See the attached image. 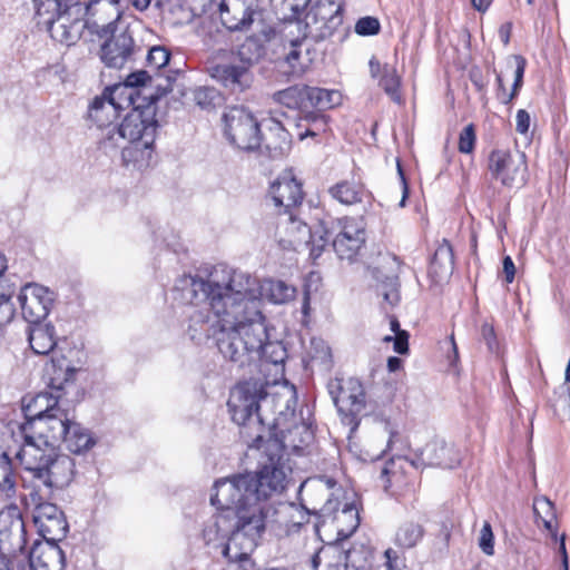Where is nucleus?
<instances>
[{
    "mask_svg": "<svg viewBox=\"0 0 570 570\" xmlns=\"http://www.w3.org/2000/svg\"><path fill=\"white\" fill-rule=\"evenodd\" d=\"M488 170L493 179L505 187L523 185L527 173L525 155L508 149H493L488 157Z\"/></svg>",
    "mask_w": 570,
    "mask_h": 570,
    "instance_id": "nucleus-12",
    "label": "nucleus"
},
{
    "mask_svg": "<svg viewBox=\"0 0 570 570\" xmlns=\"http://www.w3.org/2000/svg\"><path fill=\"white\" fill-rule=\"evenodd\" d=\"M285 510H291L296 513V517L291 514L292 519L285 523L286 534L298 532L301 528L308 521V512L304 509H298L295 505L287 507Z\"/></svg>",
    "mask_w": 570,
    "mask_h": 570,
    "instance_id": "nucleus-46",
    "label": "nucleus"
},
{
    "mask_svg": "<svg viewBox=\"0 0 570 570\" xmlns=\"http://www.w3.org/2000/svg\"><path fill=\"white\" fill-rule=\"evenodd\" d=\"M347 553L336 547L321 548L311 560L313 570H347Z\"/></svg>",
    "mask_w": 570,
    "mask_h": 570,
    "instance_id": "nucleus-33",
    "label": "nucleus"
},
{
    "mask_svg": "<svg viewBox=\"0 0 570 570\" xmlns=\"http://www.w3.org/2000/svg\"><path fill=\"white\" fill-rule=\"evenodd\" d=\"M49 424L46 441L55 446L62 442L70 452L80 454L95 445L91 433L81 424L72 421L68 412L61 419H52Z\"/></svg>",
    "mask_w": 570,
    "mask_h": 570,
    "instance_id": "nucleus-14",
    "label": "nucleus"
},
{
    "mask_svg": "<svg viewBox=\"0 0 570 570\" xmlns=\"http://www.w3.org/2000/svg\"><path fill=\"white\" fill-rule=\"evenodd\" d=\"M28 341L35 354L48 355L57 345L56 330L51 323H29Z\"/></svg>",
    "mask_w": 570,
    "mask_h": 570,
    "instance_id": "nucleus-28",
    "label": "nucleus"
},
{
    "mask_svg": "<svg viewBox=\"0 0 570 570\" xmlns=\"http://www.w3.org/2000/svg\"><path fill=\"white\" fill-rule=\"evenodd\" d=\"M512 24L510 22L503 23L499 29V36L504 45L510 41Z\"/></svg>",
    "mask_w": 570,
    "mask_h": 570,
    "instance_id": "nucleus-62",
    "label": "nucleus"
},
{
    "mask_svg": "<svg viewBox=\"0 0 570 570\" xmlns=\"http://www.w3.org/2000/svg\"><path fill=\"white\" fill-rule=\"evenodd\" d=\"M425 529L421 523L404 521L395 532L394 543L402 549H411L423 539Z\"/></svg>",
    "mask_w": 570,
    "mask_h": 570,
    "instance_id": "nucleus-37",
    "label": "nucleus"
},
{
    "mask_svg": "<svg viewBox=\"0 0 570 570\" xmlns=\"http://www.w3.org/2000/svg\"><path fill=\"white\" fill-rule=\"evenodd\" d=\"M164 0H128V3L136 10L142 12L146 11L151 3L157 8H161Z\"/></svg>",
    "mask_w": 570,
    "mask_h": 570,
    "instance_id": "nucleus-58",
    "label": "nucleus"
},
{
    "mask_svg": "<svg viewBox=\"0 0 570 570\" xmlns=\"http://www.w3.org/2000/svg\"><path fill=\"white\" fill-rule=\"evenodd\" d=\"M342 99L338 90L307 86V111L323 112L340 106Z\"/></svg>",
    "mask_w": 570,
    "mask_h": 570,
    "instance_id": "nucleus-34",
    "label": "nucleus"
},
{
    "mask_svg": "<svg viewBox=\"0 0 570 570\" xmlns=\"http://www.w3.org/2000/svg\"><path fill=\"white\" fill-rule=\"evenodd\" d=\"M475 128L473 124L465 126L460 132L459 137V151L462 154H471L475 146Z\"/></svg>",
    "mask_w": 570,
    "mask_h": 570,
    "instance_id": "nucleus-47",
    "label": "nucleus"
},
{
    "mask_svg": "<svg viewBox=\"0 0 570 570\" xmlns=\"http://www.w3.org/2000/svg\"><path fill=\"white\" fill-rule=\"evenodd\" d=\"M209 77L232 95L239 96L248 91L255 81V73L227 53L207 67Z\"/></svg>",
    "mask_w": 570,
    "mask_h": 570,
    "instance_id": "nucleus-10",
    "label": "nucleus"
},
{
    "mask_svg": "<svg viewBox=\"0 0 570 570\" xmlns=\"http://www.w3.org/2000/svg\"><path fill=\"white\" fill-rule=\"evenodd\" d=\"M328 393L337 409L342 423L354 432L366 405V394L362 382L356 377L332 379L327 383Z\"/></svg>",
    "mask_w": 570,
    "mask_h": 570,
    "instance_id": "nucleus-8",
    "label": "nucleus"
},
{
    "mask_svg": "<svg viewBox=\"0 0 570 570\" xmlns=\"http://www.w3.org/2000/svg\"><path fill=\"white\" fill-rule=\"evenodd\" d=\"M269 198L278 214H286L299 205L304 198L302 184L292 170L283 171L269 187Z\"/></svg>",
    "mask_w": 570,
    "mask_h": 570,
    "instance_id": "nucleus-20",
    "label": "nucleus"
},
{
    "mask_svg": "<svg viewBox=\"0 0 570 570\" xmlns=\"http://www.w3.org/2000/svg\"><path fill=\"white\" fill-rule=\"evenodd\" d=\"M31 570H63L65 553L58 542L35 541L29 552Z\"/></svg>",
    "mask_w": 570,
    "mask_h": 570,
    "instance_id": "nucleus-22",
    "label": "nucleus"
},
{
    "mask_svg": "<svg viewBox=\"0 0 570 570\" xmlns=\"http://www.w3.org/2000/svg\"><path fill=\"white\" fill-rule=\"evenodd\" d=\"M27 476L30 481V492L51 497L56 490L68 487L75 476V461L67 454L60 453L57 446L48 443L46 439L23 443L17 453Z\"/></svg>",
    "mask_w": 570,
    "mask_h": 570,
    "instance_id": "nucleus-3",
    "label": "nucleus"
},
{
    "mask_svg": "<svg viewBox=\"0 0 570 570\" xmlns=\"http://www.w3.org/2000/svg\"><path fill=\"white\" fill-rule=\"evenodd\" d=\"M7 258L0 253V276L7 269ZM12 292L0 291V326L10 323L14 315V307L11 302Z\"/></svg>",
    "mask_w": 570,
    "mask_h": 570,
    "instance_id": "nucleus-39",
    "label": "nucleus"
},
{
    "mask_svg": "<svg viewBox=\"0 0 570 570\" xmlns=\"http://www.w3.org/2000/svg\"><path fill=\"white\" fill-rule=\"evenodd\" d=\"M35 19L40 29L50 37L68 47L76 45L81 38L87 22L83 19L92 0H32Z\"/></svg>",
    "mask_w": 570,
    "mask_h": 570,
    "instance_id": "nucleus-5",
    "label": "nucleus"
},
{
    "mask_svg": "<svg viewBox=\"0 0 570 570\" xmlns=\"http://www.w3.org/2000/svg\"><path fill=\"white\" fill-rule=\"evenodd\" d=\"M156 109L155 100L131 108L118 127L108 130L104 146L121 147L122 160L126 164H147L151 158L159 127Z\"/></svg>",
    "mask_w": 570,
    "mask_h": 570,
    "instance_id": "nucleus-4",
    "label": "nucleus"
},
{
    "mask_svg": "<svg viewBox=\"0 0 570 570\" xmlns=\"http://www.w3.org/2000/svg\"><path fill=\"white\" fill-rule=\"evenodd\" d=\"M370 66V72L373 78H380L383 73V66L380 63V61L376 58H372L368 62Z\"/></svg>",
    "mask_w": 570,
    "mask_h": 570,
    "instance_id": "nucleus-61",
    "label": "nucleus"
},
{
    "mask_svg": "<svg viewBox=\"0 0 570 570\" xmlns=\"http://www.w3.org/2000/svg\"><path fill=\"white\" fill-rule=\"evenodd\" d=\"M402 367V360L397 356H390L387 358V368L390 372H396Z\"/></svg>",
    "mask_w": 570,
    "mask_h": 570,
    "instance_id": "nucleus-63",
    "label": "nucleus"
},
{
    "mask_svg": "<svg viewBox=\"0 0 570 570\" xmlns=\"http://www.w3.org/2000/svg\"><path fill=\"white\" fill-rule=\"evenodd\" d=\"M126 87H107L100 96L94 98L88 109L89 119L99 128L108 127L119 116L115 107V94L125 90Z\"/></svg>",
    "mask_w": 570,
    "mask_h": 570,
    "instance_id": "nucleus-25",
    "label": "nucleus"
},
{
    "mask_svg": "<svg viewBox=\"0 0 570 570\" xmlns=\"http://www.w3.org/2000/svg\"><path fill=\"white\" fill-rule=\"evenodd\" d=\"M380 295H382L384 302H386L391 306H394L400 299L399 291L394 285L391 286L390 288H387L386 286L382 287V289L380 291Z\"/></svg>",
    "mask_w": 570,
    "mask_h": 570,
    "instance_id": "nucleus-56",
    "label": "nucleus"
},
{
    "mask_svg": "<svg viewBox=\"0 0 570 570\" xmlns=\"http://www.w3.org/2000/svg\"><path fill=\"white\" fill-rule=\"evenodd\" d=\"M178 287L190 303L186 317L193 341L214 338L222 355L240 367L255 361L266 336L262 287L255 277L220 264L206 276H184Z\"/></svg>",
    "mask_w": 570,
    "mask_h": 570,
    "instance_id": "nucleus-2",
    "label": "nucleus"
},
{
    "mask_svg": "<svg viewBox=\"0 0 570 570\" xmlns=\"http://www.w3.org/2000/svg\"><path fill=\"white\" fill-rule=\"evenodd\" d=\"M257 0H222L219 17L223 26L230 31L247 30L253 21Z\"/></svg>",
    "mask_w": 570,
    "mask_h": 570,
    "instance_id": "nucleus-21",
    "label": "nucleus"
},
{
    "mask_svg": "<svg viewBox=\"0 0 570 570\" xmlns=\"http://www.w3.org/2000/svg\"><path fill=\"white\" fill-rule=\"evenodd\" d=\"M397 173H399L401 181H402V199L400 202V206L404 207L406 198L409 196V186H407V183H406V179H405V176H404V173H403V169H402L400 163H397Z\"/></svg>",
    "mask_w": 570,
    "mask_h": 570,
    "instance_id": "nucleus-60",
    "label": "nucleus"
},
{
    "mask_svg": "<svg viewBox=\"0 0 570 570\" xmlns=\"http://www.w3.org/2000/svg\"><path fill=\"white\" fill-rule=\"evenodd\" d=\"M337 233L332 246L340 259L353 261L366 242V225L363 218L343 217L337 219Z\"/></svg>",
    "mask_w": 570,
    "mask_h": 570,
    "instance_id": "nucleus-15",
    "label": "nucleus"
},
{
    "mask_svg": "<svg viewBox=\"0 0 570 570\" xmlns=\"http://www.w3.org/2000/svg\"><path fill=\"white\" fill-rule=\"evenodd\" d=\"M533 510L537 519L542 521L543 527L551 530L556 518L552 502L547 498L538 499L534 502Z\"/></svg>",
    "mask_w": 570,
    "mask_h": 570,
    "instance_id": "nucleus-44",
    "label": "nucleus"
},
{
    "mask_svg": "<svg viewBox=\"0 0 570 570\" xmlns=\"http://www.w3.org/2000/svg\"><path fill=\"white\" fill-rule=\"evenodd\" d=\"M151 80V76L147 70H139L129 73L126 77L125 85H127L130 89L135 90V95H139L138 88L144 86L147 81Z\"/></svg>",
    "mask_w": 570,
    "mask_h": 570,
    "instance_id": "nucleus-51",
    "label": "nucleus"
},
{
    "mask_svg": "<svg viewBox=\"0 0 570 570\" xmlns=\"http://www.w3.org/2000/svg\"><path fill=\"white\" fill-rule=\"evenodd\" d=\"M360 517L356 507L353 503H345L338 510L336 503L331 499L326 501L320 510L318 522L315 524V530L318 535L324 530L326 533L335 531L336 540H343L352 535L358 528Z\"/></svg>",
    "mask_w": 570,
    "mask_h": 570,
    "instance_id": "nucleus-13",
    "label": "nucleus"
},
{
    "mask_svg": "<svg viewBox=\"0 0 570 570\" xmlns=\"http://www.w3.org/2000/svg\"><path fill=\"white\" fill-rule=\"evenodd\" d=\"M409 333L406 331L397 332L394 336H385L384 342L393 341V348L399 354H406L409 352Z\"/></svg>",
    "mask_w": 570,
    "mask_h": 570,
    "instance_id": "nucleus-52",
    "label": "nucleus"
},
{
    "mask_svg": "<svg viewBox=\"0 0 570 570\" xmlns=\"http://www.w3.org/2000/svg\"><path fill=\"white\" fill-rule=\"evenodd\" d=\"M265 289L269 299L275 304H283L293 298L295 294V288L283 281H269Z\"/></svg>",
    "mask_w": 570,
    "mask_h": 570,
    "instance_id": "nucleus-43",
    "label": "nucleus"
},
{
    "mask_svg": "<svg viewBox=\"0 0 570 570\" xmlns=\"http://www.w3.org/2000/svg\"><path fill=\"white\" fill-rule=\"evenodd\" d=\"M262 145L271 158L283 157L291 147V136L275 118L263 119Z\"/></svg>",
    "mask_w": 570,
    "mask_h": 570,
    "instance_id": "nucleus-24",
    "label": "nucleus"
},
{
    "mask_svg": "<svg viewBox=\"0 0 570 570\" xmlns=\"http://www.w3.org/2000/svg\"><path fill=\"white\" fill-rule=\"evenodd\" d=\"M268 383L261 379L239 382L230 392L227 402L232 420L242 426V435L252 442L250 446L264 448L265 460L261 469L253 473H238L214 483L210 503L220 510H234L235 522L223 556L228 562H237L240 568H254L250 553L256 549L272 517L282 513L268 503V499L285 489L291 472L286 448L298 449L294 433L301 430L309 438L306 426L295 425L286 432L278 429L276 420L265 426L261 413L262 403L268 401Z\"/></svg>",
    "mask_w": 570,
    "mask_h": 570,
    "instance_id": "nucleus-1",
    "label": "nucleus"
},
{
    "mask_svg": "<svg viewBox=\"0 0 570 570\" xmlns=\"http://www.w3.org/2000/svg\"><path fill=\"white\" fill-rule=\"evenodd\" d=\"M285 50L284 60L289 66L293 75L303 73L313 61L311 43L305 38L291 40Z\"/></svg>",
    "mask_w": 570,
    "mask_h": 570,
    "instance_id": "nucleus-31",
    "label": "nucleus"
},
{
    "mask_svg": "<svg viewBox=\"0 0 570 570\" xmlns=\"http://www.w3.org/2000/svg\"><path fill=\"white\" fill-rule=\"evenodd\" d=\"M272 99L289 109L307 111V85H294L273 94Z\"/></svg>",
    "mask_w": 570,
    "mask_h": 570,
    "instance_id": "nucleus-35",
    "label": "nucleus"
},
{
    "mask_svg": "<svg viewBox=\"0 0 570 570\" xmlns=\"http://www.w3.org/2000/svg\"><path fill=\"white\" fill-rule=\"evenodd\" d=\"M384 556H385V559H386L385 564H386L389 570H404L403 568L400 567L402 561L400 560V558L397 556V552L395 550L389 548L384 552Z\"/></svg>",
    "mask_w": 570,
    "mask_h": 570,
    "instance_id": "nucleus-55",
    "label": "nucleus"
},
{
    "mask_svg": "<svg viewBox=\"0 0 570 570\" xmlns=\"http://www.w3.org/2000/svg\"><path fill=\"white\" fill-rule=\"evenodd\" d=\"M454 271V254L449 240L443 239L434 252L429 267V275L435 283L448 279Z\"/></svg>",
    "mask_w": 570,
    "mask_h": 570,
    "instance_id": "nucleus-30",
    "label": "nucleus"
},
{
    "mask_svg": "<svg viewBox=\"0 0 570 570\" xmlns=\"http://www.w3.org/2000/svg\"><path fill=\"white\" fill-rule=\"evenodd\" d=\"M286 358V347L279 341H268V333L266 332L265 338L261 340V347L257 354H255V361L259 360L264 363L283 367Z\"/></svg>",
    "mask_w": 570,
    "mask_h": 570,
    "instance_id": "nucleus-36",
    "label": "nucleus"
},
{
    "mask_svg": "<svg viewBox=\"0 0 570 570\" xmlns=\"http://www.w3.org/2000/svg\"><path fill=\"white\" fill-rule=\"evenodd\" d=\"M301 121H305L308 125L306 130L299 134L301 139H304L307 136H317L320 132L325 131L327 127L326 116L318 111H306L301 117Z\"/></svg>",
    "mask_w": 570,
    "mask_h": 570,
    "instance_id": "nucleus-42",
    "label": "nucleus"
},
{
    "mask_svg": "<svg viewBox=\"0 0 570 570\" xmlns=\"http://www.w3.org/2000/svg\"><path fill=\"white\" fill-rule=\"evenodd\" d=\"M384 428H385V431L389 433V440H387V443H386V449L383 452H385L386 450L392 449V445H393L395 439L399 438V432L393 430V429H391L387 423L385 424Z\"/></svg>",
    "mask_w": 570,
    "mask_h": 570,
    "instance_id": "nucleus-64",
    "label": "nucleus"
},
{
    "mask_svg": "<svg viewBox=\"0 0 570 570\" xmlns=\"http://www.w3.org/2000/svg\"><path fill=\"white\" fill-rule=\"evenodd\" d=\"M502 269H503V273H504L505 283L507 284L512 283L513 279H514V276H515V266H514V263H513V261H512V258L510 256L503 257Z\"/></svg>",
    "mask_w": 570,
    "mask_h": 570,
    "instance_id": "nucleus-57",
    "label": "nucleus"
},
{
    "mask_svg": "<svg viewBox=\"0 0 570 570\" xmlns=\"http://www.w3.org/2000/svg\"><path fill=\"white\" fill-rule=\"evenodd\" d=\"M328 195L345 206L367 203L371 204L372 193L365 184L355 178L343 179L328 188Z\"/></svg>",
    "mask_w": 570,
    "mask_h": 570,
    "instance_id": "nucleus-26",
    "label": "nucleus"
},
{
    "mask_svg": "<svg viewBox=\"0 0 570 570\" xmlns=\"http://www.w3.org/2000/svg\"><path fill=\"white\" fill-rule=\"evenodd\" d=\"M76 372L65 356L52 357L46 365L48 387L62 395L67 394V389L73 386Z\"/></svg>",
    "mask_w": 570,
    "mask_h": 570,
    "instance_id": "nucleus-27",
    "label": "nucleus"
},
{
    "mask_svg": "<svg viewBox=\"0 0 570 570\" xmlns=\"http://www.w3.org/2000/svg\"><path fill=\"white\" fill-rule=\"evenodd\" d=\"M170 53L169 51L160 46H155L148 50V53L146 56V63L147 67L151 71H159L161 68L167 66L169 62Z\"/></svg>",
    "mask_w": 570,
    "mask_h": 570,
    "instance_id": "nucleus-45",
    "label": "nucleus"
},
{
    "mask_svg": "<svg viewBox=\"0 0 570 570\" xmlns=\"http://www.w3.org/2000/svg\"><path fill=\"white\" fill-rule=\"evenodd\" d=\"M481 336L484 340L485 344L488 345V348L490 351H494L497 347V336L494 328L491 324L484 323L481 326Z\"/></svg>",
    "mask_w": 570,
    "mask_h": 570,
    "instance_id": "nucleus-54",
    "label": "nucleus"
},
{
    "mask_svg": "<svg viewBox=\"0 0 570 570\" xmlns=\"http://www.w3.org/2000/svg\"><path fill=\"white\" fill-rule=\"evenodd\" d=\"M515 130L521 134L525 135L529 131L531 118L527 110L519 109L515 117Z\"/></svg>",
    "mask_w": 570,
    "mask_h": 570,
    "instance_id": "nucleus-53",
    "label": "nucleus"
},
{
    "mask_svg": "<svg viewBox=\"0 0 570 570\" xmlns=\"http://www.w3.org/2000/svg\"><path fill=\"white\" fill-rule=\"evenodd\" d=\"M479 547L487 556H492L494 553V535L491 524L488 521L483 523L480 531Z\"/></svg>",
    "mask_w": 570,
    "mask_h": 570,
    "instance_id": "nucleus-49",
    "label": "nucleus"
},
{
    "mask_svg": "<svg viewBox=\"0 0 570 570\" xmlns=\"http://www.w3.org/2000/svg\"><path fill=\"white\" fill-rule=\"evenodd\" d=\"M380 21L374 17H363L355 24V32L360 36H374L380 31Z\"/></svg>",
    "mask_w": 570,
    "mask_h": 570,
    "instance_id": "nucleus-48",
    "label": "nucleus"
},
{
    "mask_svg": "<svg viewBox=\"0 0 570 570\" xmlns=\"http://www.w3.org/2000/svg\"><path fill=\"white\" fill-rule=\"evenodd\" d=\"M508 65L511 68L514 67V81L510 94L507 92L502 75L497 72L495 69H493L497 80L495 96L498 100L504 105H509L518 96L523 85V76L525 71L527 61L522 56L514 55L508 59Z\"/></svg>",
    "mask_w": 570,
    "mask_h": 570,
    "instance_id": "nucleus-29",
    "label": "nucleus"
},
{
    "mask_svg": "<svg viewBox=\"0 0 570 570\" xmlns=\"http://www.w3.org/2000/svg\"><path fill=\"white\" fill-rule=\"evenodd\" d=\"M62 393L40 392L26 405L24 413L27 421L20 426L23 443L46 439L49 433V422L52 419H61L66 410L61 409L63 402Z\"/></svg>",
    "mask_w": 570,
    "mask_h": 570,
    "instance_id": "nucleus-7",
    "label": "nucleus"
},
{
    "mask_svg": "<svg viewBox=\"0 0 570 570\" xmlns=\"http://www.w3.org/2000/svg\"><path fill=\"white\" fill-rule=\"evenodd\" d=\"M461 463V454L453 443L435 438L428 442L416 453L412 464L419 466H436L454 469Z\"/></svg>",
    "mask_w": 570,
    "mask_h": 570,
    "instance_id": "nucleus-18",
    "label": "nucleus"
},
{
    "mask_svg": "<svg viewBox=\"0 0 570 570\" xmlns=\"http://www.w3.org/2000/svg\"><path fill=\"white\" fill-rule=\"evenodd\" d=\"M27 543L26 527L22 517L18 513H0V557L11 561L24 550Z\"/></svg>",
    "mask_w": 570,
    "mask_h": 570,
    "instance_id": "nucleus-19",
    "label": "nucleus"
},
{
    "mask_svg": "<svg viewBox=\"0 0 570 570\" xmlns=\"http://www.w3.org/2000/svg\"><path fill=\"white\" fill-rule=\"evenodd\" d=\"M115 87H126L125 90H120V92L115 94V107L120 111L121 109H125L126 107L132 106V108L136 105L135 100V90L130 89L127 85H116Z\"/></svg>",
    "mask_w": 570,
    "mask_h": 570,
    "instance_id": "nucleus-50",
    "label": "nucleus"
},
{
    "mask_svg": "<svg viewBox=\"0 0 570 570\" xmlns=\"http://www.w3.org/2000/svg\"><path fill=\"white\" fill-rule=\"evenodd\" d=\"M312 344L321 346V350L316 351V354L313 356L314 358H318L324 363H327L331 361L332 355H331V350L328 346H326L322 341L316 342L314 340L312 341Z\"/></svg>",
    "mask_w": 570,
    "mask_h": 570,
    "instance_id": "nucleus-59",
    "label": "nucleus"
},
{
    "mask_svg": "<svg viewBox=\"0 0 570 570\" xmlns=\"http://www.w3.org/2000/svg\"><path fill=\"white\" fill-rule=\"evenodd\" d=\"M343 4L340 0H317L305 16L306 27L320 24L316 27L322 33L325 30H332L341 23Z\"/></svg>",
    "mask_w": 570,
    "mask_h": 570,
    "instance_id": "nucleus-23",
    "label": "nucleus"
},
{
    "mask_svg": "<svg viewBox=\"0 0 570 570\" xmlns=\"http://www.w3.org/2000/svg\"><path fill=\"white\" fill-rule=\"evenodd\" d=\"M29 497L35 504L33 521L43 540L60 542L68 532V523L63 512L53 503L48 502L51 497L30 492Z\"/></svg>",
    "mask_w": 570,
    "mask_h": 570,
    "instance_id": "nucleus-11",
    "label": "nucleus"
},
{
    "mask_svg": "<svg viewBox=\"0 0 570 570\" xmlns=\"http://www.w3.org/2000/svg\"><path fill=\"white\" fill-rule=\"evenodd\" d=\"M193 98L197 106L207 110L214 109L222 100L219 91L216 88L208 86H202L194 89Z\"/></svg>",
    "mask_w": 570,
    "mask_h": 570,
    "instance_id": "nucleus-41",
    "label": "nucleus"
},
{
    "mask_svg": "<svg viewBox=\"0 0 570 570\" xmlns=\"http://www.w3.org/2000/svg\"><path fill=\"white\" fill-rule=\"evenodd\" d=\"M120 14L106 24H94V32L102 40L99 58L106 68L121 69L140 51L127 26L119 22Z\"/></svg>",
    "mask_w": 570,
    "mask_h": 570,
    "instance_id": "nucleus-6",
    "label": "nucleus"
},
{
    "mask_svg": "<svg viewBox=\"0 0 570 570\" xmlns=\"http://www.w3.org/2000/svg\"><path fill=\"white\" fill-rule=\"evenodd\" d=\"M379 86L391 97L393 101L401 104V78L394 66L389 63L383 65V73L379 78Z\"/></svg>",
    "mask_w": 570,
    "mask_h": 570,
    "instance_id": "nucleus-38",
    "label": "nucleus"
},
{
    "mask_svg": "<svg viewBox=\"0 0 570 570\" xmlns=\"http://www.w3.org/2000/svg\"><path fill=\"white\" fill-rule=\"evenodd\" d=\"M266 49L262 40L257 37H247L236 50L227 52L229 57L247 67L249 70L261 61L265 56Z\"/></svg>",
    "mask_w": 570,
    "mask_h": 570,
    "instance_id": "nucleus-32",
    "label": "nucleus"
},
{
    "mask_svg": "<svg viewBox=\"0 0 570 570\" xmlns=\"http://www.w3.org/2000/svg\"><path fill=\"white\" fill-rule=\"evenodd\" d=\"M286 215L283 224H285L287 238L284 242L294 250H299L301 247L309 248L311 256L314 259L320 257L327 244V239L324 237L326 232L321 227L312 230L306 223L293 214V210H289Z\"/></svg>",
    "mask_w": 570,
    "mask_h": 570,
    "instance_id": "nucleus-16",
    "label": "nucleus"
},
{
    "mask_svg": "<svg viewBox=\"0 0 570 570\" xmlns=\"http://www.w3.org/2000/svg\"><path fill=\"white\" fill-rule=\"evenodd\" d=\"M16 480L12 470L11 459L6 452L0 453V491L8 497L14 493Z\"/></svg>",
    "mask_w": 570,
    "mask_h": 570,
    "instance_id": "nucleus-40",
    "label": "nucleus"
},
{
    "mask_svg": "<svg viewBox=\"0 0 570 570\" xmlns=\"http://www.w3.org/2000/svg\"><path fill=\"white\" fill-rule=\"evenodd\" d=\"M224 134L236 148L252 151L262 147V122L250 110L242 106L227 109L223 116Z\"/></svg>",
    "mask_w": 570,
    "mask_h": 570,
    "instance_id": "nucleus-9",
    "label": "nucleus"
},
{
    "mask_svg": "<svg viewBox=\"0 0 570 570\" xmlns=\"http://www.w3.org/2000/svg\"><path fill=\"white\" fill-rule=\"evenodd\" d=\"M21 314L28 323L43 321L53 304L55 294L37 283L26 284L18 295Z\"/></svg>",
    "mask_w": 570,
    "mask_h": 570,
    "instance_id": "nucleus-17",
    "label": "nucleus"
}]
</instances>
